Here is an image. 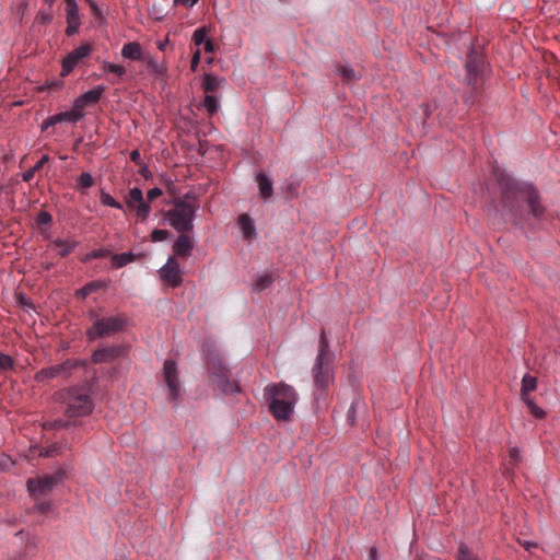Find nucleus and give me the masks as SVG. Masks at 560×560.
<instances>
[{
	"instance_id": "obj_1",
	"label": "nucleus",
	"mask_w": 560,
	"mask_h": 560,
	"mask_svg": "<svg viewBox=\"0 0 560 560\" xmlns=\"http://www.w3.org/2000/svg\"><path fill=\"white\" fill-rule=\"evenodd\" d=\"M498 184L501 191V201L503 208L512 217L515 225H521L523 221L522 201L525 200L529 207L532 215L536 220H541L546 208L540 202V195L532 182L516 180L505 173L498 175Z\"/></svg>"
},
{
	"instance_id": "obj_2",
	"label": "nucleus",
	"mask_w": 560,
	"mask_h": 560,
	"mask_svg": "<svg viewBox=\"0 0 560 560\" xmlns=\"http://www.w3.org/2000/svg\"><path fill=\"white\" fill-rule=\"evenodd\" d=\"M262 396L269 413L277 421H289L292 418L299 400L293 386L285 383H270L265 386Z\"/></svg>"
},
{
	"instance_id": "obj_3",
	"label": "nucleus",
	"mask_w": 560,
	"mask_h": 560,
	"mask_svg": "<svg viewBox=\"0 0 560 560\" xmlns=\"http://www.w3.org/2000/svg\"><path fill=\"white\" fill-rule=\"evenodd\" d=\"M329 347L326 331L322 329L317 355L312 368L314 385L318 392L327 390L334 380L332 354L329 353Z\"/></svg>"
},
{
	"instance_id": "obj_4",
	"label": "nucleus",
	"mask_w": 560,
	"mask_h": 560,
	"mask_svg": "<svg viewBox=\"0 0 560 560\" xmlns=\"http://www.w3.org/2000/svg\"><path fill=\"white\" fill-rule=\"evenodd\" d=\"M57 395L59 401L66 406L65 415L69 418L86 417L94 409V402L84 387L65 388Z\"/></svg>"
},
{
	"instance_id": "obj_5",
	"label": "nucleus",
	"mask_w": 560,
	"mask_h": 560,
	"mask_svg": "<svg viewBox=\"0 0 560 560\" xmlns=\"http://www.w3.org/2000/svg\"><path fill=\"white\" fill-rule=\"evenodd\" d=\"M486 69V58L482 49L471 46L466 54L465 70L466 84L470 92L466 95L465 102H471L482 90V75Z\"/></svg>"
},
{
	"instance_id": "obj_6",
	"label": "nucleus",
	"mask_w": 560,
	"mask_h": 560,
	"mask_svg": "<svg viewBox=\"0 0 560 560\" xmlns=\"http://www.w3.org/2000/svg\"><path fill=\"white\" fill-rule=\"evenodd\" d=\"M178 199L174 201L173 209L165 213V220L178 233H188L194 228V220L196 218L199 206L197 202L190 203L186 199Z\"/></svg>"
},
{
	"instance_id": "obj_7",
	"label": "nucleus",
	"mask_w": 560,
	"mask_h": 560,
	"mask_svg": "<svg viewBox=\"0 0 560 560\" xmlns=\"http://www.w3.org/2000/svg\"><path fill=\"white\" fill-rule=\"evenodd\" d=\"M210 381L213 382L224 395H234L241 392L240 384L232 380L231 371L224 365L220 355H212L207 362Z\"/></svg>"
},
{
	"instance_id": "obj_8",
	"label": "nucleus",
	"mask_w": 560,
	"mask_h": 560,
	"mask_svg": "<svg viewBox=\"0 0 560 560\" xmlns=\"http://www.w3.org/2000/svg\"><path fill=\"white\" fill-rule=\"evenodd\" d=\"M63 478L65 471L61 469L44 477L28 478L26 481L27 492L35 500L47 497L56 486L63 481Z\"/></svg>"
},
{
	"instance_id": "obj_9",
	"label": "nucleus",
	"mask_w": 560,
	"mask_h": 560,
	"mask_svg": "<svg viewBox=\"0 0 560 560\" xmlns=\"http://www.w3.org/2000/svg\"><path fill=\"white\" fill-rule=\"evenodd\" d=\"M127 318L120 314L113 317H102L96 319L86 330L89 340H95L105 336L114 335L126 326Z\"/></svg>"
},
{
	"instance_id": "obj_10",
	"label": "nucleus",
	"mask_w": 560,
	"mask_h": 560,
	"mask_svg": "<svg viewBox=\"0 0 560 560\" xmlns=\"http://www.w3.org/2000/svg\"><path fill=\"white\" fill-rule=\"evenodd\" d=\"M84 363L80 360L68 359L60 364L51 365L39 370L35 375L34 380L37 383H46L50 380L62 377L65 380L71 376V371L83 366Z\"/></svg>"
},
{
	"instance_id": "obj_11",
	"label": "nucleus",
	"mask_w": 560,
	"mask_h": 560,
	"mask_svg": "<svg viewBox=\"0 0 560 560\" xmlns=\"http://www.w3.org/2000/svg\"><path fill=\"white\" fill-rule=\"evenodd\" d=\"M92 51L93 46L89 43H83L70 51L61 62V75L66 77L70 74L81 60L90 57Z\"/></svg>"
},
{
	"instance_id": "obj_12",
	"label": "nucleus",
	"mask_w": 560,
	"mask_h": 560,
	"mask_svg": "<svg viewBox=\"0 0 560 560\" xmlns=\"http://www.w3.org/2000/svg\"><path fill=\"white\" fill-rule=\"evenodd\" d=\"M165 383L170 389V400H177L180 396V384L177 371V363L174 360H165L163 364Z\"/></svg>"
},
{
	"instance_id": "obj_13",
	"label": "nucleus",
	"mask_w": 560,
	"mask_h": 560,
	"mask_svg": "<svg viewBox=\"0 0 560 560\" xmlns=\"http://www.w3.org/2000/svg\"><path fill=\"white\" fill-rule=\"evenodd\" d=\"M161 279L172 288H178L183 283V270L179 264L170 256L166 264L159 270Z\"/></svg>"
},
{
	"instance_id": "obj_14",
	"label": "nucleus",
	"mask_w": 560,
	"mask_h": 560,
	"mask_svg": "<svg viewBox=\"0 0 560 560\" xmlns=\"http://www.w3.org/2000/svg\"><path fill=\"white\" fill-rule=\"evenodd\" d=\"M124 352L120 346H112L102 349H97L92 353L91 361L94 364L110 362L119 358Z\"/></svg>"
},
{
	"instance_id": "obj_15",
	"label": "nucleus",
	"mask_w": 560,
	"mask_h": 560,
	"mask_svg": "<svg viewBox=\"0 0 560 560\" xmlns=\"http://www.w3.org/2000/svg\"><path fill=\"white\" fill-rule=\"evenodd\" d=\"M194 246V240L187 233H179L173 244V252L177 257L187 258L191 256Z\"/></svg>"
},
{
	"instance_id": "obj_16",
	"label": "nucleus",
	"mask_w": 560,
	"mask_h": 560,
	"mask_svg": "<svg viewBox=\"0 0 560 560\" xmlns=\"http://www.w3.org/2000/svg\"><path fill=\"white\" fill-rule=\"evenodd\" d=\"M256 182L259 188V195L264 200H268L273 195V185L271 178L265 173L256 175Z\"/></svg>"
},
{
	"instance_id": "obj_17",
	"label": "nucleus",
	"mask_w": 560,
	"mask_h": 560,
	"mask_svg": "<svg viewBox=\"0 0 560 560\" xmlns=\"http://www.w3.org/2000/svg\"><path fill=\"white\" fill-rule=\"evenodd\" d=\"M226 82L225 78L212 73H205L201 86L209 94L215 92L222 84Z\"/></svg>"
},
{
	"instance_id": "obj_18",
	"label": "nucleus",
	"mask_w": 560,
	"mask_h": 560,
	"mask_svg": "<svg viewBox=\"0 0 560 560\" xmlns=\"http://www.w3.org/2000/svg\"><path fill=\"white\" fill-rule=\"evenodd\" d=\"M237 224L245 240H250L256 235L254 221L248 214H241Z\"/></svg>"
},
{
	"instance_id": "obj_19",
	"label": "nucleus",
	"mask_w": 560,
	"mask_h": 560,
	"mask_svg": "<svg viewBox=\"0 0 560 560\" xmlns=\"http://www.w3.org/2000/svg\"><path fill=\"white\" fill-rule=\"evenodd\" d=\"M104 92H105V86L97 85V86L82 93L81 95H79L78 100H80V102H82L85 106L93 105V104H96L101 100Z\"/></svg>"
},
{
	"instance_id": "obj_20",
	"label": "nucleus",
	"mask_w": 560,
	"mask_h": 560,
	"mask_svg": "<svg viewBox=\"0 0 560 560\" xmlns=\"http://www.w3.org/2000/svg\"><path fill=\"white\" fill-rule=\"evenodd\" d=\"M51 244L59 248L58 255L61 258H65L69 256L79 245L78 241H70V240H63V238H55Z\"/></svg>"
},
{
	"instance_id": "obj_21",
	"label": "nucleus",
	"mask_w": 560,
	"mask_h": 560,
	"mask_svg": "<svg viewBox=\"0 0 560 560\" xmlns=\"http://www.w3.org/2000/svg\"><path fill=\"white\" fill-rule=\"evenodd\" d=\"M121 56L126 59L140 60L142 57V48L138 42H130L122 46Z\"/></svg>"
},
{
	"instance_id": "obj_22",
	"label": "nucleus",
	"mask_w": 560,
	"mask_h": 560,
	"mask_svg": "<svg viewBox=\"0 0 560 560\" xmlns=\"http://www.w3.org/2000/svg\"><path fill=\"white\" fill-rule=\"evenodd\" d=\"M137 255L132 252L110 254L112 267L115 269L122 268L136 259Z\"/></svg>"
},
{
	"instance_id": "obj_23",
	"label": "nucleus",
	"mask_w": 560,
	"mask_h": 560,
	"mask_svg": "<svg viewBox=\"0 0 560 560\" xmlns=\"http://www.w3.org/2000/svg\"><path fill=\"white\" fill-rule=\"evenodd\" d=\"M537 388V378L525 374L522 378L521 397L530 396V393Z\"/></svg>"
},
{
	"instance_id": "obj_24",
	"label": "nucleus",
	"mask_w": 560,
	"mask_h": 560,
	"mask_svg": "<svg viewBox=\"0 0 560 560\" xmlns=\"http://www.w3.org/2000/svg\"><path fill=\"white\" fill-rule=\"evenodd\" d=\"M456 560H483L475 553L465 542L458 544Z\"/></svg>"
},
{
	"instance_id": "obj_25",
	"label": "nucleus",
	"mask_w": 560,
	"mask_h": 560,
	"mask_svg": "<svg viewBox=\"0 0 560 560\" xmlns=\"http://www.w3.org/2000/svg\"><path fill=\"white\" fill-rule=\"evenodd\" d=\"M273 282L272 276L270 273H262L257 277V279L253 283V290L256 292H260L269 288Z\"/></svg>"
},
{
	"instance_id": "obj_26",
	"label": "nucleus",
	"mask_w": 560,
	"mask_h": 560,
	"mask_svg": "<svg viewBox=\"0 0 560 560\" xmlns=\"http://www.w3.org/2000/svg\"><path fill=\"white\" fill-rule=\"evenodd\" d=\"M112 253L108 248H96V249H93L91 252H88L86 254H84L81 258H80V261L83 262V264H86L91 260H94V259H100V258H104V257H107L109 256Z\"/></svg>"
},
{
	"instance_id": "obj_27",
	"label": "nucleus",
	"mask_w": 560,
	"mask_h": 560,
	"mask_svg": "<svg viewBox=\"0 0 560 560\" xmlns=\"http://www.w3.org/2000/svg\"><path fill=\"white\" fill-rule=\"evenodd\" d=\"M132 209L136 211L137 218L142 222L149 218L151 212V206L148 201L138 202L137 205H133Z\"/></svg>"
},
{
	"instance_id": "obj_28",
	"label": "nucleus",
	"mask_w": 560,
	"mask_h": 560,
	"mask_svg": "<svg viewBox=\"0 0 560 560\" xmlns=\"http://www.w3.org/2000/svg\"><path fill=\"white\" fill-rule=\"evenodd\" d=\"M144 201L143 192L139 187H132L128 191V198L126 200V205L128 208H133L135 203Z\"/></svg>"
},
{
	"instance_id": "obj_29",
	"label": "nucleus",
	"mask_w": 560,
	"mask_h": 560,
	"mask_svg": "<svg viewBox=\"0 0 560 560\" xmlns=\"http://www.w3.org/2000/svg\"><path fill=\"white\" fill-rule=\"evenodd\" d=\"M522 400L528 407L530 413L537 419H544L546 417V412L536 405V402L530 398V396L522 397Z\"/></svg>"
},
{
	"instance_id": "obj_30",
	"label": "nucleus",
	"mask_w": 560,
	"mask_h": 560,
	"mask_svg": "<svg viewBox=\"0 0 560 560\" xmlns=\"http://www.w3.org/2000/svg\"><path fill=\"white\" fill-rule=\"evenodd\" d=\"M101 202L103 206L115 208V209H122V205L117 201L109 192L105 190H101L100 194Z\"/></svg>"
},
{
	"instance_id": "obj_31",
	"label": "nucleus",
	"mask_w": 560,
	"mask_h": 560,
	"mask_svg": "<svg viewBox=\"0 0 560 560\" xmlns=\"http://www.w3.org/2000/svg\"><path fill=\"white\" fill-rule=\"evenodd\" d=\"M66 1V19L67 20H80L79 7L75 0Z\"/></svg>"
},
{
	"instance_id": "obj_32",
	"label": "nucleus",
	"mask_w": 560,
	"mask_h": 560,
	"mask_svg": "<svg viewBox=\"0 0 560 560\" xmlns=\"http://www.w3.org/2000/svg\"><path fill=\"white\" fill-rule=\"evenodd\" d=\"M85 105L80 102V100H78V97L74 100L73 102V105L71 107V109L69 110L71 113V115L73 116L74 118V121H80L84 116H85Z\"/></svg>"
},
{
	"instance_id": "obj_33",
	"label": "nucleus",
	"mask_w": 560,
	"mask_h": 560,
	"mask_svg": "<svg viewBox=\"0 0 560 560\" xmlns=\"http://www.w3.org/2000/svg\"><path fill=\"white\" fill-rule=\"evenodd\" d=\"M202 105L211 116L214 115L219 109V102L217 97L210 94L205 96Z\"/></svg>"
},
{
	"instance_id": "obj_34",
	"label": "nucleus",
	"mask_w": 560,
	"mask_h": 560,
	"mask_svg": "<svg viewBox=\"0 0 560 560\" xmlns=\"http://www.w3.org/2000/svg\"><path fill=\"white\" fill-rule=\"evenodd\" d=\"M148 68L158 78L166 74V67L154 58L148 60Z\"/></svg>"
},
{
	"instance_id": "obj_35",
	"label": "nucleus",
	"mask_w": 560,
	"mask_h": 560,
	"mask_svg": "<svg viewBox=\"0 0 560 560\" xmlns=\"http://www.w3.org/2000/svg\"><path fill=\"white\" fill-rule=\"evenodd\" d=\"M102 68L104 72L114 73L118 77H122L126 73V68L122 65H116L109 61H104Z\"/></svg>"
},
{
	"instance_id": "obj_36",
	"label": "nucleus",
	"mask_w": 560,
	"mask_h": 560,
	"mask_svg": "<svg viewBox=\"0 0 560 560\" xmlns=\"http://www.w3.org/2000/svg\"><path fill=\"white\" fill-rule=\"evenodd\" d=\"M109 282L110 280L107 279H96V280H93V281H90L88 283H85L86 285V289L89 290L90 293H93V292H96V291H100V290H105L108 288L109 285Z\"/></svg>"
},
{
	"instance_id": "obj_37",
	"label": "nucleus",
	"mask_w": 560,
	"mask_h": 560,
	"mask_svg": "<svg viewBox=\"0 0 560 560\" xmlns=\"http://www.w3.org/2000/svg\"><path fill=\"white\" fill-rule=\"evenodd\" d=\"M78 188H91L94 185V178L90 173L83 172L77 179Z\"/></svg>"
},
{
	"instance_id": "obj_38",
	"label": "nucleus",
	"mask_w": 560,
	"mask_h": 560,
	"mask_svg": "<svg viewBox=\"0 0 560 560\" xmlns=\"http://www.w3.org/2000/svg\"><path fill=\"white\" fill-rule=\"evenodd\" d=\"M54 14H52V8L48 7L45 10H40L36 15V21L40 24H49L52 22Z\"/></svg>"
},
{
	"instance_id": "obj_39",
	"label": "nucleus",
	"mask_w": 560,
	"mask_h": 560,
	"mask_svg": "<svg viewBox=\"0 0 560 560\" xmlns=\"http://www.w3.org/2000/svg\"><path fill=\"white\" fill-rule=\"evenodd\" d=\"M208 30L206 26L197 28L192 34V42L196 46L202 45L207 39Z\"/></svg>"
},
{
	"instance_id": "obj_40",
	"label": "nucleus",
	"mask_w": 560,
	"mask_h": 560,
	"mask_svg": "<svg viewBox=\"0 0 560 560\" xmlns=\"http://www.w3.org/2000/svg\"><path fill=\"white\" fill-rule=\"evenodd\" d=\"M337 74L340 75L346 82L355 79V71L350 67L340 66L337 68Z\"/></svg>"
},
{
	"instance_id": "obj_41",
	"label": "nucleus",
	"mask_w": 560,
	"mask_h": 560,
	"mask_svg": "<svg viewBox=\"0 0 560 560\" xmlns=\"http://www.w3.org/2000/svg\"><path fill=\"white\" fill-rule=\"evenodd\" d=\"M14 360L9 354L0 352V371L7 372L13 370Z\"/></svg>"
},
{
	"instance_id": "obj_42",
	"label": "nucleus",
	"mask_w": 560,
	"mask_h": 560,
	"mask_svg": "<svg viewBox=\"0 0 560 560\" xmlns=\"http://www.w3.org/2000/svg\"><path fill=\"white\" fill-rule=\"evenodd\" d=\"M359 405H360V400L359 399H354L351 402V405H350V407H349V409L347 411V422L349 424H354L355 419H357V409H358Z\"/></svg>"
},
{
	"instance_id": "obj_43",
	"label": "nucleus",
	"mask_w": 560,
	"mask_h": 560,
	"mask_svg": "<svg viewBox=\"0 0 560 560\" xmlns=\"http://www.w3.org/2000/svg\"><path fill=\"white\" fill-rule=\"evenodd\" d=\"M170 237V232L167 230L154 229L151 232L152 242H163Z\"/></svg>"
},
{
	"instance_id": "obj_44",
	"label": "nucleus",
	"mask_w": 560,
	"mask_h": 560,
	"mask_svg": "<svg viewBox=\"0 0 560 560\" xmlns=\"http://www.w3.org/2000/svg\"><path fill=\"white\" fill-rule=\"evenodd\" d=\"M54 116H55V120L57 124H60V122H71L74 125L77 124V121H74V118L69 110L55 114Z\"/></svg>"
},
{
	"instance_id": "obj_45",
	"label": "nucleus",
	"mask_w": 560,
	"mask_h": 560,
	"mask_svg": "<svg viewBox=\"0 0 560 560\" xmlns=\"http://www.w3.org/2000/svg\"><path fill=\"white\" fill-rule=\"evenodd\" d=\"M80 27V20H67L66 35L73 36Z\"/></svg>"
},
{
	"instance_id": "obj_46",
	"label": "nucleus",
	"mask_w": 560,
	"mask_h": 560,
	"mask_svg": "<svg viewBox=\"0 0 560 560\" xmlns=\"http://www.w3.org/2000/svg\"><path fill=\"white\" fill-rule=\"evenodd\" d=\"M51 221H52V215L47 211H40L37 214L36 223L38 224V226L47 225V224L51 223Z\"/></svg>"
},
{
	"instance_id": "obj_47",
	"label": "nucleus",
	"mask_w": 560,
	"mask_h": 560,
	"mask_svg": "<svg viewBox=\"0 0 560 560\" xmlns=\"http://www.w3.org/2000/svg\"><path fill=\"white\" fill-rule=\"evenodd\" d=\"M50 509H51L50 502H48V501L40 502L39 499L36 500V503L34 505V510L39 512V513H43V514L49 512Z\"/></svg>"
},
{
	"instance_id": "obj_48",
	"label": "nucleus",
	"mask_w": 560,
	"mask_h": 560,
	"mask_svg": "<svg viewBox=\"0 0 560 560\" xmlns=\"http://www.w3.org/2000/svg\"><path fill=\"white\" fill-rule=\"evenodd\" d=\"M162 195H163V191L161 188H159V187L151 188L147 192V200H148V202H151Z\"/></svg>"
},
{
	"instance_id": "obj_49",
	"label": "nucleus",
	"mask_w": 560,
	"mask_h": 560,
	"mask_svg": "<svg viewBox=\"0 0 560 560\" xmlns=\"http://www.w3.org/2000/svg\"><path fill=\"white\" fill-rule=\"evenodd\" d=\"M200 58H201V52L200 50H196L191 57V60H190V69L191 71H196L197 68H198V65L200 62Z\"/></svg>"
},
{
	"instance_id": "obj_50",
	"label": "nucleus",
	"mask_w": 560,
	"mask_h": 560,
	"mask_svg": "<svg viewBox=\"0 0 560 560\" xmlns=\"http://www.w3.org/2000/svg\"><path fill=\"white\" fill-rule=\"evenodd\" d=\"M55 125H57V122L55 120V116L51 115V116L47 117L45 120H43V122L40 125V130L46 131L49 127H52Z\"/></svg>"
},
{
	"instance_id": "obj_51",
	"label": "nucleus",
	"mask_w": 560,
	"mask_h": 560,
	"mask_svg": "<svg viewBox=\"0 0 560 560\" xmlns=\"http://www.w3.org/2000/svg\"><path fill=\"white\" fill-rule=\"evenodd\" d=\"M12 465L11 458L7 455L0 456V471L7 470Z\"/></svg>"
},
{
	"instance_id": "obj_52",
	"label": "nucleus",
	"mask_w": 560,
	"mask_h": 560,
	"mask_svg": "<svg viewBox=\"0 0 560 560\" xmlns=\"http://www.w3.org/2000/svg\"><path fill=\"white\" fill-rule=\"evenodd\" d=\"M91 293L89 292V290L86 289V285L84 284L82 288L78 289L74 293V296L79 300H84L86 299L88 295H90Z\"/></svg>"
},
{
	"instance_id": "obj_53",
	"label": "nucleus",
	"mask_w": 560,
	"mask_h": 560,
	"mask_svg": "<svg viewBox=\"0 0 560 560\" xmlns=\"http://www.w3.org/2000/svg\"><path fill=\"white\" fill-rule=\"evenodd\" d=\"M509 455H510L511 460L517 462L521 457V451L518 447L513 446L510 448Z\"/></svg>"
},
{
	"instance_id": "obj_54",
	"label": "nucleus",
	"mask_w": 560,
	"mask_h": 560,
	"mask_svg": "<svg viewBox=\"0 0 560 560\" xmlns=\"http://www.w3.org/2000/svg\"><path fill=\"white\" fill-rule=\"evenodd\" d=\"M139 173L141 174V176H143L145 179H149L151 176H152V173L150 172L149 167L147 164L142 163L140 165V170H139Z\"/></svg>"
},
{
	"instance_id": "obj_55",
	"label": "nucleus",
	"mask_w": 560,
	"mask_h": 560,
	"mask_svg": "<svg viewBox=\"0 0 560 560\" xmlns=\"http://www.w3.org/2000/svg\"><path fill=\"white\" fill-rule=\"evenodd\" d=\"M48 155H43L33 166V171H39L44 166V164L48 162Z\"/></svg>"
},
{
	"instance_id": "obj_56",
	"label": "nucleus",
	"mask_w": 560,
	"mask_h": 560,
	"mask_svg": "<svg viewBox=\"0 0 560 560\" xmlns=\"http://www.w3.org/2000/svg\"><path fill=\"white\" fill-rule=\"evenodd\" d=\"M130 160L132 162H135L136 164H138V165L142 164L141 155H140L139 150H133V151L130 152Z\"/></svg>"
},
{
	"instance_id": "obj_57",
	"label": "nucleus",
	"mask_w": 560,
	"mask_h": 560,
	"mask_svg": "<svg viewBox=\"0 0 560 560\" xmlns=\"http://www.w3.org/2000/svg\"><path fill=\"white\" fill-rule=\"evenodd\" d=\"M36 171H33V167L26 170L23 174H22V178L24 182H30L34 175H35Z\"/></svg>"
},
{
	"instance_id": "obj_58",
	"label": "nucleus",
	"mask_w": 560,
	"mask_h": 560,
	"mask_svg": "<svg viewBox=\"0 0 560 560\" xmlns=\"http://www.w3.org/2000/svg\"><path fill=\"white\" fill-rule=\"evenodd\" d=\"M175 2L184 5L185 8H191L198 2V0H175Z\"/></svg>"
},
{
	"instance_id": "obj_59",
	"label": "nucleus",
	"mask_w": 560,
	"mask_h": 560,
	"mask_svg": "<svg viewBox=\"0 0 560 560\" xmlns=\"http://www.w3.org/2000/svg\"><path fill=\"white\" fill-rule=\"evenodd\" d=\"M202 45L206 52H212L214 50V44L211 39L207 38Z\"/></svg>"
},
{
	"instance_id": "obj_60",
	"label": "nucleus",
	"mask_w": 560,
	"mask_h": 560,
	"mask_svg": "<svg viewBox=\"0 0 560 560\" xmlns=\"http://www.w3.org/2000/svg\"><path fill=\"white\" fill-rule=\"evenodd\" d=\"M69 422L63 420H56L49 424L50 428L58 429L61 427H68Z\"/></svg>"
},
{
	"instance_id": "obj_61",
	"label": "nucleus",
	"mask_w": 560,
	"mask_h": 560,
	"mask_svg": "<svg viewBox=\"0 0 560 560\" xmlns=\"http://www.w3.org/2000/svg\"><path fill=\"white\" fill-rule=\"evenodd\" d=\"M56 445L47 447V450L45 451V456H52L56 453Z\"/></svg>"
},
{
	"instance_id": "obj_62",
	"label": "nucleus",
	"mask_w": 560,
	"mask_h": 560,
	"mask_svg": "<svg viewBox=\"0 0 560 560\" xmlns=\"http://www.w3.org/2000/svg\"><path fill=\"white\" fill-rule=\"evenodd\" d=\"M376 552H377L376 548L372 547L370 549V553H369V559L368 560H376Z\"/></svg>"
},
{
	"instance_id": "obj_63",
	"label": "nucleus",
	"mask_w": 560,
	"mask_h": 560,
	"mask_svg": "<svg viewBox=\"0 0 560 560\" xmlns=\"http://www.w3.org/2000/svg\"><path fill=\"white\" fill-rule=\"evenodd\" d=\"M523 546H524L527 550H529L530 548L536 547V544H535V542H532V541H525V542L523 544Z\"/></svg>"
},
{
	"instance_id": "obj_64",
	"label": "nucleus",
	"mask_w": 560,
	"mask_h": 560,
	"mask_svg": "<svg viewBox=\"0 0 560 560\" xmlns=\"http://www.w3.org/2000/svg\"><path fill=\"white\" fill-rule=\"evenodd\" d=\"M55 2H56V0H44V3L47 4V7H50V8L54 7Z\"/></svg>"
}]
</instances>
